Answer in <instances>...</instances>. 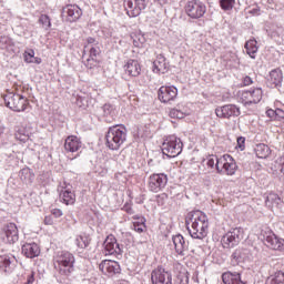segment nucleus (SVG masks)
Listing matches in <instances>:
<instances>
[{"instance_id":"obj_1","label":"nucleus","mask_w":284,"mask_h":284,"mask_svg":"<svg viewBox=\"0 0 284 284\" xmlns=\"http://www.w3.org/2000/svg\"><path fill=\"white\" fill-rule=\"evenodd\" d=\"M189 232L192 239H205L210 230V220L201 211H193L189 214Z\"/></svg>"},{"instance_id":"obj_2","label":"nucleus","mask_w":284,"mask_h":284,"mask_svg":"<svg viewBox=\"0 0 284 284\" xmlns=\"http://www.w3.org/2000/svg\"><path fill=\"white\" fill-rule=\"evenodd\" d=\"M128 138V129L123 125L111 126L105 135V145L109 150H119Z\"/></svg>"},{"instance_id":"obj_3","label":"nucleus","mask_w":284,"mask_h":284,"mask_svg":"<svg viewBox=\"0 0 284 284\" xmlns=\"http://www.w3.org/2000/svg\"><path fill=\"white\" fill-rule=\"evenodd\" d=\"M53 265L57 272L63 276H68V274L72 273L74 267V255H72L70 252L58 253L54 257Z\"/></svg>"},{"instance_id":"obj_4","label":"nucleus","mask_w":284,"mask_h":284,"mask_svg":"<svg viewBox=\"0 0 284 284\" xmlns=\"http://www.w3.org/2000/svg\"><path fill=\"white\" fill-rule=\"evenodd\" d=\"M183 152V142L175 135L168 136L162 143V154L169 156V159H174Z\"/></svg>"},{"instance_id":"obj_5","label":"nucleus","mask_w":284,"mask_h":284,"mask_svg":"<svg viewBox=\"0 0 284 284\" xmlns=\"http://www.w3.org/2000/svg\"><path fill=\"white\" fill-rule=\"evenodd\" d=\"M215 168L220 174H227V176H234V174H236V170H239L236 161H234V158L229 154L217 159Z\"/></svg>"},{"instance_id":"obj_6","label":"nucleus","mask_w":284,"mask_h":284,"mask_svg":"<svg viewBox=\"0 0 284 284\" xmlns=\"http://www.w3.org/2000/svg\"><path fill=\"white\" fill-rule=\"evenodd\" d=\"M4 103L7 108L13 110V112H23L28 108V99L23 98L21 94L8 92L4 95Z\"/></svg>"},{"instance_id":"obj_7","label":"nucleus","mask_w":284,"mask_h":284,"mask_svg":"<svg viewBox=\"0 0 284 284\" xmlns=\"http://www.w3.org/2000/svg\"><path fill=\"white\" fill-rule=\"evenodd\" d=\"M243 229H233L229 231L221 239L222 246L225 248L235 247V245H239V243L243 241Z\"/></svg>"},{"instance_id":"obj_8","label":"nucleus","mask_w":284,"mask_h":284,"mask_svg":"<svg viewBox=\"0 0 284 284\" xmlns=\"http://www.w3.org/2000/svg\"><path fill=\"white\" fill-rule=\"evenodd\" d=\"M185 12L191 19H201L207 12V7L199 0L189 1L185 6Z\"/></svg>"},{"instance_id":"obj_9","label":"nucleus","mask_w":284,"mask_h":284,"mask_svg":"<svg viewBox=\"0 0 284 284\" xmlns=\"http://www.w3.org/2000/svg\"><path fill=\"white\" fill-rule=\"evenodd\" d=\"M0 241H3V243H17L19 241V229H17V224L9 223L4 225L0 230Z\"/></svg>"},{"instance_id":"obj_10","label":"nucleus","mask_w":284,"mask_h":284,"mask_svg":"<svg viewBox=\"0 0 284 284\" xmlns=\"http://www.w3.org/2000/svg\"><path fill=\"white\" fill-rule=\"evenodd\" d=\"M262 99L263 90H261V88L253 89L251 91L240 92V101H242L244 105H252L254 103H258Z\"/></svg>"},{"instance_id":"obj_11","label":"nucleus","mask_w":284,"mask_h":284,"mask_svg":"<svg viewBox=\"0 0 284 284\" xmlns=\"http://www.w3.org/2000/svg\"><path fill=\"white\" fill-rule=\"evenodd\" d=\"M264 241L267 247H271V250H277L278 252H284V239L278 237L276 234H274V232L270 230L265 231Z\"/></svg>"},{"instance_id":"obj_12","label":"nucleus","mask_w":284,"mask_h":284,"mask_svg":"<svg viewBox=\"0 0 284 284\" xmlns=\"http://www.w3.org/2000/svg\"><path fill=\"white\" fill-rule=\"evenodd\" d=\"M179 95V89L176 87H161L158 92V99L161 103H170L174 101Z\"/></svg>"},{"instance_id":"obj_13","label":"nucleus","mask_w":284,"mask_h":284,"mask_svg":"<svg viewBox=\"0 0 284 284\" xmlns=\"http://www.w3.org/2000/svg\"><path fill=\"white\" fill-rule=\"evenodd\" d=\"M168 183V175L160 173V174H153L149 179V190L151 192H161L163 187H165Z\"/></svg>"},{"instance_id":"obj_14","label":"nucleus","mask_w":284,"mask_h":284,"mask_svg":"<svg viewBox=\"0 0 284 284\" xmlns=\"http://www.w3.org/2000/svg\"><path fill=\"white\" fill-rule=\"evenodd\" d=\"M99 268L105 276H114V274H119L121 272V265H119V262L112 260L102 261Z\"/></svg>"},{"instance_id":"obj_15","label":"nucleus","mask_w":284,"mask_h":284,"mask_svg":"<svg viewBox=\"0 0 284 284\" xmlns=\"http://www.w3.org/2000/svg\"><path fill=\"white\" fill-rule=\"evenodd\" d=\"M153 284H172V275L165 268L158 267L151 273Z\"/></svg>"},{"instance_id":"obj_16","label":"nucleus","mask_w":284,"mask_h":284,"mask_svg":"<svg viewBox=\"0 0 284 284\" xmlns=\"http://www.w3.org/2000/svg\"><path fill=\"white\" fill-rule=\"evenodd\" d=\"M148 3H150V0H129L126 2L129 17H139L141 11L148 8Z\"/></svg>"},{"instance_id":"obj_17","label":"nucleus","mask_w":284,"mask_h":284,"mask_svg":"<svg viewBox=\"0 0 284 284\" xmlns=\"http://www.w3.org/2000/svg\"><path fill=\"white\" fill-rule=\"evenodd\" d=\"M215 114L219 119H230V116H240L241 109L234 104H227L215 109Z\"/></svg>"},{"instance_id":"obj_18","label":"nucleus","mask_w":284,"mask_h":284,"mask_svg":"<svg viewBox=\"0 0 284 284\" xmlns=\"http://www.w3.org/2000/svg\"><path fill=\"white\" fill-rule=\"evenodd\" d=\"M34 134V128L32 124H22L16 130V139L26 143Z\"/></svg>"},{"instance_id":"obj_19","label":"nucleus","mask_w":284,"mask_h":284,"mask_svg":"<svg viewBox=\"0 0 284 284\" xmlns=\"http://www.w3.org/2000/svg\"><path fill=\"white\" fill-rule=\"evenodd\" d=\"M103 245H104L105 254L112 255V254H121L123 252V250L116 242V237H114V235L106 236Z\"/></svg>"},{"instance_id":"obj_20","label":"nucleus","mask_w":284,"mask_h":284,"mask_svg":"<svg viewBox=\"0 0 284 284\" xmlns=\"http://www.w3.org/2000/svg\"><path fill=\"white\" fill-rule=\"evenodd\" d=\"M63 17H65L67 21H70L71 23L74 21H78V19H81V8L79 6L69 4L62 10Z\"/></svg>"},{"instance_id":"obj_21","label":"nucleus","mask_w":284,"mask_h":284,"mask_svg":"<svg viewBox=\"0 0 284 284\" xmlns=\"http://www.w3.org/2000/svg\"><path fill=\"white\" fill-rule=\"evenodd\" d=\"M283 205V200L276 193H268L265 200V206L271 210V212H278Z\"/></svg>"},{"instance_id":"obj_22","label":"nucleus","mask_w":284,"mask_h":284,"mask_svg":"<svg viewBox=\"0 0 284 284\" xmlns=\"http://www.w3.org/2000/svg\"><path fill=\"white\" fill-rule=\"evenodd\" d=\"M17 267V257L13 255H0V272L10 273Z\"/></svg>"},{"instance_id":"obj_23","label":"nucleus","mask_w":284,"mask_h":284,"mask_svg":"<svg viewBox=\"0 0 284 284\" xmlns=\"http://www.w3.org/2000/svg\"><path fill=\"white\" fill-rule=\"evenodd\" d=\"M22 254L27 258H37L41 254V247L34 242L26 243L22 245Z\"/></svg>"},{"instance_id":"obj_24","label":"nucleus","mask_w":284,"mask_h":284,"mask_svg":"<svg viewBox=\"0 0 284 284\" xmlns=\"http://www.w3.org/2000/svg\"><path fill=\"white\" fill-rule=\"evenodd\" d=\"M123 70L128 77H139L141 74V63L136 60H129L124 63Z\"/></svg>"},{"instance_id":"obj_25","label":"nucleus","mask_w":284,"mask_h":284,"mask_svg":"<svg viewBox=\"0 0 284 284\" xmlns=\"http://www.w3.org/2000/svg\"><path fill=\"white\" fill-rule=\"evenodd\" d=\"M81 146V140L77 135H70L64 141L65 152H79Z\"/></svg>"},{"instance_id":"obj_26","label":"nucleus","mask_w":284,"mask_h":284,"mask_svg":"<svg viewBox=\"0 0 284 284\" xmlns=\"http://www.w3.org/2000/svg\"><path fill=\"white\" fill-rule=\"evenodd\" d=\"M60 199L64 205H74L77 203V195L72 187H64L60 193Z\"/></svg>"},{"instance_id":"obj_27","label":"nucleus","mask_w":284,"mask_h":284,"mask_svg":"<svg viewBox=\"0 0 284 284\" xmlns=\"http://www.w3.org/2000/svg\"><path fill=\"white\" fill-rule=\"evenodd\" d=\"M153 72L155 74H165L168 72V61L165 57L159 54L153 61Z\"/></svg>"},{"instance_id":"obj_28","label":"nucleus","mask_w":284,"mask_h":284,"mask_svg":"<svg viewBox=\"0 0 284 284\" xmlns=\"http://www.w3.org/2000/svg\"><path fill=\"white\" fill-rule=\"evenodd\" d=\"M222 280L224 284H245L239 273L226 272L222 275Z\"/></svg>"},{"instance_id":"obj_29","label":"nucleus","mask_w":284,"mask_h":284,"mask_svg":"<svg viewBox=\"0 0 284 284\" xmlns=\"http://www.w3.org/2000/svg\"><path fill=\"white\" fill-rule=\"evenodd\" d=\"M267 81L272 85H281L283 83V71L281 69H273L268 74Z\"/></svg>"},{"instance_id":"obj_30","label":"nucleus","mask_w":284,"mask_h":284,"mask_svg":"<svg viewBox=\"0 0 284 284\" xmlns=\"http://www.w3.org/2000/svg\"><path fill=\"white\" fill-rule=\"evenodd\" d=\"M173 245H175V252L178 254H184L185 250H187V244L185 243V239L183 235H174L172 237Z\"/></svg>"},{"instance_id":"obj_31","label":"nucleus","mask_w":284,"mask_h":284,"mask_svg":"<svg viewBox=\"0 0 284 284\" xmlns=\"http://www.w3.org/2000/svg\"><path fill=\"white\" fill-rule=\"evenodd\" d=\"M102 110L105 119H116V116H119V109L114 104L106 103L103 105Z\"/></svg>"},{"instance_id":"obj_32","label":"nucleus","mask_w":284,"mask_h":284,"mask_svg":"<svg viewBox=\"0 0 284 284\" xmlns=\"http://www.w3.org/2000/svg\"><path fill=\"white\" fill-rule=\"evenodd\" d=\"M131 39L133 41V47L139 48L140 50L145 48V43H148V39L145 38V34L141 32L132 33Z\"/></svg>"},{"instance_id":"obj_33","label":"nucleus","mask_w":284,"mask_h":284,"mask_svg":"<svg viewBox=\"0 0 284 284\" xmlns=\"http://www.w3.org/2000/svg\"><path fill=\"white\" fill-rule=\"evenodd\" d=\"M245 50L251 59H256V53L258 52V45L256 40H248L245 43Z\"/></svg>"},{"instance_id":"obj_34","label":"nucleus","mask_w":284,"mask_h":284,"mask_svg":"<svg viewBox=\"0 0 284 284\" xmlns=\"http://www.w3.org/2000/svg\"><path fill=\"white\" fill-rule=\"evenodd\" d=\"M255 154L257 159H267V156L272 154V151L270 150V146L265 144H257L255 148Z\"/></svg>"},{"instance_id":"obj_35","label":"nucleus","mask_w":284,"mask_h":284,"mask_svg":"<svg viewBox=\"0 0 284 284\" xmlns=\"http://www.w3.org/2000/svg\"><path fill=\"white\" fill-rule=\"evenodd\" d=\"M266 284H284V273L283 271H277L273 274H271L266 278Z\"/></svg>"},{"instance_id":"obj_36","label":"nucleus","mask_w":284,"mask_h":284,"mask_svg":"<svg viewBox=\"0 0 284 284\" xmlns=\"http://www.w3.org/2000/svg\"><path fill=\"white\" fill-rule=\"evenodd\" d=\"M23 59L26 63L41 64V58L34 57V50H29L23 53Z\"/></svg>"},{"instance_id":"obj_37","label":"nucleus","mask_w":284,"mask_h":284,"mask_svg":"<svg viewBox=\"0 0 284 284\" xmlns=\"http://www.w3.org/2000/svg\"><path fill=\"white\" fill-rule=\"evenodd\" d=\"M236 6V0H220V8L224 10V12H231Z\"/></svg>"},{"instance_id":"obj_38","label":"nucleus","mask_w":284,"mask_h":284,"mask_svg":"<svg viewBox=\"0 0 284 284\" xmlns=\"http://www.w3.org/2000/svg\"><path fill=\"white\" fill-rule=\"evenodd\" d=\"M75 245L80 247V250H85L88 245H90V237L85 235H80L75 239Z\"/></svg>"},{"instance_id":"obj_39","label":"nucleus","mask_w":284,"mask_h":284,"mask_svg":"<svg viewBox=\"0 0 284 284\" xmlns=\"http://www.w3.org/2000/svg\"><path fill=\"white\" fill-rule=\"evenodd\" d=\"M235 258H237L240 262L250 261V252L245 248H242L234 253Z\"/></svg>"},{"instance_id":"obj_40","label":"nucleus","mask_w":284,"mask_h":284,"mask_svg":"<svg viewBox=\"0 0 284 284\" xmlns=\"http://www.w3.org/2000/svg\"><path fill=\"white\" fill-rule=\"evenodd\" d=\"M133 227L138 234H143V231L145 230V219L140 217L139 221L133 223Z\"/></svg>"},{"instance_id":"obj_41","label":"nucleus","mask_w":284,"mask_h":284,"mask_svg":"<svg viewBox=\"0 0 284 284\" xmlns=\"http://www.w3.org/2000/svg\"><path fill=\"white\" fill-rule=\"evenodd\" d=\"M39 23H41L44 30H50V28H52V22L50 21V17L45 14L40 16Z\"/></svg>"},{"instance_id":"obj_42","label":"nucleus","mask_w":284,"mask_h":284,"mask_svg":"<svg viewBox=\"0 0 284 284\" xmlns=\"http://www.w3.org/2000/svg\"><path fill=\"white\" fill-rule=\"evenodd\" d=\"M84 65L89 68V70H92V68H97V65H99V60H97V58L84 55Z\"/></svg>"},{"instance_id":"obj_43","label":"nucleus","mask_w":284,"mask_h":284,"mask_svg":"<svg viewBox=\"0 0 284 284\" xmlns=\"http://www.w3.org/2000/svg\"><path fill=\"white\" fill-rule=\"evenodd\" d=\"M169 114L171 119H185V113L178 109H172Z\"/></svg>"},{"instance_id":"obj_44","label":"nucleus","mask_w":284,"mask_h":284,"mask_svg":"<svg viewBox=\"0 0 284 284\" xmlns=\"http://www.w3.org/2000/svg\"><path fill=\"white\" fill-rule=\"evenodd\" d=\"M88 50H89V54L87 57L94 58V59H97V57H99V47L98 45L89 47Z\"/></svg>"},{"instance_id":"obj_45","label":"nucleus","mask_w":284,"mask_h":284,"mask_svg":"<svg viewBox=\"0 0 284 284\" xmlns=\"http://www.w3.org/2000/svg\"><path fill=\"white\" fill-rule=\"evenodd\" d=\"M87 45H84V52H88L89 48L97 47V40L94 38L87 39Z\"/></svg>"},{"instance_id":"obj_46","label":"nucleus","mask_w":284,"mask_h":284,"mask_svg":"<svg viewBox=\"0 0 284 284\" xmlns=\"http://www.w3.org/2000/svg\"><path fill=\"white\" fill-rule=\"evenodd\" d=\"M237 149L241 150V152L245 150V138L243 136L237 138Z\"/></svg>"},{"instance_id":"obj_47","label":"nucleus","mask_w":284,"mask_h":284,"mask_svg":"<svg viewBox=\"0 0 284 284\" xmlns=\"http://www.w3.org/2000/svg\"><path fill=\"white\" fill-rule=\"evenodd\" d=\"M51 214H53V216H55V219H61V216H63V211H61L60 209H53L51 211Z\"/></svg>"},{"instance_id":"obj_48","label":"nucleus","mask_w":284,"mask_h":284,"mask_svg":"<svg viewBox=\"0 0 284 284\" xmlns=\"http://www.w3.org/2000/svg\"><path fill=\"white\" fill-rule=\"evenodd\" d=\"M266 115H267L270 119H276V110L268 109V110L266 111Z\"/></svg>"},{"instance_id":"obj_49","label":"nucleus","mask_w":284,"mask_h":284,"mask_svg":"<svg viewBox=\"0 0 284 284\" xmlns=\"http://www.w3.org/2000/svg\"><path fill=\"white\" fill-rule=\"evenodd\" d=\"M275 119H284V111L281 109L275 110Z\"/></svg>"},{"instance_id":"obj_50","label":"nucleus","mask_w":284,"mask_h":284,"mask_svg":"<svg viewBox=\"0 0 284 284\" xmlns=\"http://www.w3.org/2000/svg\"><path fill=\"white\" fill-rule=\"evenodd\" d=\"M179 284H189L190 283V280L187 278L186 275H182L180 278H179Z\"/></svg>"},{"instance_id":"obj_51","label":"nucleus","mask_w":284,"mask_h":284,"mask_svg":"<svg viewBox=\"0 0 284 284\" xmlns=\"http://www.w3.org/2000/svg\"><path fill=\"white\" fill-rule=\"evenodd\" d=\"M54 222H53V220H52V216H45L44 217V224L45 225H52Z\"/></svg>"},{"instance_id":"obj_52","label":"nucleus","mask_w":284,"mask_h":284,"mask_svg":"<svg viewBox=\"0 0 284 284\" xmlns=\"http://www.w3.org/2000/svg\"><path fill=\"white\" fill-rule=\"evenodd\" d=\"M280 165H281L280 172L284 174V156L280 158Z\"/></svg>"},{"instance_id":"obj_53","label":"nucleus","mask_w":284,"mask_h":284,"mask_svg":"<svg viewBox=\"0 0 284 284\" xmlns=\"http://www.w3.org/2000/svg\"><path fill=\"white\" fill-rule=\"evenodd\" d=\"M215 164H216V162L214 161V159H209V160H207L206 165H207L209 168H214Z\"/></svg>"},{"instance_id":"obj_54","label":"nucleus","mask_w":284,"mask_h":284,"mask_svg":"<svg viewBox=\"0 0 284 284\" xmlns=\"http://www.w3.org/2000/svg\"><path fill=\"white\" fill-rule=\"evenodd\" d=\"M32 283H34V273H31L27 280V284H32Z\"/></svg>"},{"instance_id":"obj_55","label":"nucleus","mask_w":284,"mask_h":284,"mask_svg":"<svg viewBox=\"0 0 284 284\" xmlns=\"http://www.w3.org/2000/svg\"><path fill=\"white\" fill-rule=\"evenodd\" d=\"M244 85H252V78L245 77L244 78Z\"/></svg>"},{"instance_id":"obj_56","label":"nucleus","mask_w":284,"mask_h":284,"mask_svg":"<svg viewBox=\"0 0 284 284\" xmlns=\"http://www.w3.org/2000/svg\"><path fill=\"white\" fill-rule=\"evenodd\" d=\"M22 174H32V171L30 169H23Z\"/></svg>"},{"instance_id":"obj_57","label":"nucleus","mask_w":284,"mask_h":284,"mask_svg":"<svg viewBox=\"0 0 284 284\" xmlns=\"http://www.w3.org/2000/svg\"><path fill=\"white\" fill-rule=\"evenodd\" d=\"M119 284H128L125 281H120Z\"/></svg>"},{"instance_id":"obj_58","label":"nucleus","mask_w":284,"mask_h":284,"mask_svg":"<svg viewBox=\"0 0 284 284\" xmlns=\"http://www.w3.org/2000/svg\"><path fill=\"white\" fill-rule=\"evenodd\" d=\"M0 134H3V128L0 126Z\"/></svg>"}]
</instances>
